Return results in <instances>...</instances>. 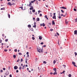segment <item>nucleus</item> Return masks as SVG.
Wrapping results in <instances>:
<instances>
[{"label": "nucleus", "mask_w": 77, "mask_h": 77, "mask_svg": "<svg viewBox=\"0 0 77 77\" xmlns=\"http://www.w3.org/2000/svg\"><path fill=\"white\" fill-rule=\"evenodd\" d=\"M37 50L38 52L40 53H42L43 52V49H41L40 47L37 48Z\"/></svg>", "instance_id": "nucleus-1"}, {"label": "nucleus", "mask_w": 77, "mask_h": 77, "mask_svg": "<svg viewBox=\"0 0 77 77\" xmlns=\"http://www.w3.org/2000/svg\"><path fill=\"white\" fill-rule=\"evenodd\" d=\"M72 64H73L74 66H75V67H77V66H76V65H75V63L74 62H72Z\"/></svg>", "instance_id": "nucleus-2"}, {"label": "nucleus", "mask_w": 77, "mask_h": 77, "mask_svg": "<svg viewBox=\"0 0 77 77\" xmlns=\"http://www.w3.org/2000/svg\"><path fill=\"white\" fill-rule=\"evenodd\" d=\"M40 25L41 26H43L44 27V26H45V24H44V23H43L42 24H40Z\"/></svg>", "instance_id": "nucleus-3"}, {"label": "nucleus", "mask_w": 77, "mask_h": 77, "mask_svg": "<svg viewBox=\"0 0 77 77\" xmlns=\"http://www.w3.org/2000/svg\"><path fill=\"white\" fill-rule=\"evenodd\" d=\"M7 5H10V6H12V4H11V2H9L7 4Z\"/></svg>", "instance_id": "nucleus-4"}, {"label": "nucleus", "mask_w": 77, "mask_h": 77, "mask_svg": "<svg viewBox=\"0 0 77 77\" xmlns=\"http://www.w3.org/2000/svg\"><path fill=\"white\" fill-rule=\"evenodd\" d=\"M14 69H18V66H15L14 67Z\"/></svg>", "instance_id": "nucleus-5"}, {"label": "nucleus", "mask_w": 77, "mask_h": 77, "mask_svg": "<svg viewBox=\"0 0 77 77\" xmlns=\"http://www.w3.org/2000/svg\"><path fill=\"white\" fill-rule=\"evenodd\" d=\"M60 8H61V9H66V8H65L64 7H60Z\"/></svg>", "instance_id": "nucleus-6"}, {"label": "nucleus", "mask_w": 77, "mask_h": 77, "mask_svg": "<svg viewBox=\"0 0 77 77\" xmlns=\"http://www.w3.org/2000/svg\"><path fill=\"white\" fill-rule=\"evenodd\" d=\"M31 8H30V10H32V9H33V7L32 6H30Z\"/></svg>", "instance_id": "nucleus-7"}, {"label": "nucleus", "mask_w": 77, "mask_h": 77, "mask_svg": "<svg viewBox=\"0 0 77 77\" xmlns=\"http://www.w3.org/2000/svg\"><path fill=\"white\" fill-rule=\"evenodd\" d=\"M52 18L53 19H55V20H56V15H54Z\"/></svg>", "instance_id": "nucleus-8"}, {"label": "nucleus", "mask_w": 77, "mask_h": 77, "mask_svg": "<svg viewBox=\"0 0 77 77\" xmlns=\"http://www.w3.org/2000/svg\"><path fill=\"white\" fill-rule=\"evenodd\" d=\"M65 21H66V24H68L69 21H67V20H66Z\"/></svg>", "instance_id": "nucleus-9"}, {"label": "nucleus", "mask_w": 77, "mask_h": 77, "mask_svg": "<svg viewBox=\"0 0 77 77\" xmlns=\"http://www.w3.org/2000/svg\"><path fill=\"white\" fill-rule=\"evenodd\" d=\"M32 5V3L30 2H29V5L28 6L30 7V6H32L31 5Z\"/></svg>", "instance_id": "nucleus-10"}, {"label": "nucleus", "mask_w": 77, "mask_h": 77, "mask_svg": "<svg viewBox=\"0 0 77 77\" xmlns=\"http://www.w3.org/2000/svg\"><path fill=\"white\" fill-rule=\"evenodd\" d=\"M75 34L76 35H77V30H75L74 31V34L75 35Z\"/></svg>", "instance_id": "nucleus-11"}, {"label": "nucleus", "mask_w": 77, "mask_h": 77, "mask_svg": "<svg viewBox=\"0 0 77 77\" xmlns=\"http://www.w3.org/2000/svg\"><path fill=\"white\" fill-rule=\"evenodd\" d=\"M42 36H39V39H40V40H41V39H42Z\"/></svg>", "instance_id": "nucleus-12"}, {"label": "nucleus", "mask_w": 77, "mask_h": 77, "mask_svg": "<svg viewBox=\"0 0 77 77\" xmlns=\"http://www.w3.org/2000/svg\"><path fill=\"white\" fill-rule=\"evenodd\" d=\"M52 24L53 25H54V24H55V23H54V21L53 20L52 21Z\"/></svg>", "instance_id": "nucleus-13"}, {"label": "nucleus", "mask_w": 77, "mask_h": 77, "mask_svg": "<svg viewBox=\"0 0 77 77\" xmlns=\"http://www.w3.org/2000/svg\"><path fill=\"white\" fill-rule=\"evenodd\" d=\"M57 72L55 71V72L53 73L54 75H55V74H57Z\"/></svg>", "instance_id": "nucleus-14"}, {"label": "nucleus", "mask_w": 77, "mask_h": 77, "mask_svg": "<svg viewBox=\"0 0 77 77\" xmlns=\"http://www.w3.org/2000/svg\"><path fill=\"white\" fill-rule=\"evenodd\" d=\"M45 18H47V20H48V18H47V16L46 15H45Z\"/></svg>", "instance_id": "nucleus-15"}, {"label": "nucleus", "mask_w": 77, "mask_h": 77, "mask_svg": "<svg viewBox=\"0 0 77 77\" xmlns=\"http://www.w3.org/2000/svg\"><path fill=\"white\" fill-rule=\"evenodd\" d=\"M56 60H54V62H53V63H54V64H55V63H56Z\"/></svg>", "instance_id": "nucleus-16"}, {"label": "nucleus", "mask_w": 77, "mask_h": 77, "mask_svg": "<svg viewBox=\"0 0 77 77\" xmlns=\"http://www.w3.org/2000/svg\"><path fill=\"white\" fill-rule=\"evenodd\" d=\"M53 70H54V71H57V69H56V68H54L53 69Z\"/></svg>", "instance_id": "nucleus-17"}, {"label": "nucleus", "mask_w": 77, "mask_h": 77, "mask_svg": "<svg viewBox=\"0 0 77 77\" xmlns=\"http://www.w3.org/2000/svg\"><path fill=\"white\" fill-rule=\"evenodd\" d=\"M58 15H59V16H60V12L58 11Z\"/></svg>", "instance_id": "nucleus-18"}, {"label": "nucleus", "mask_w": 77, "mask_h": 77, "mask_svg": "<svg viewBox=\"0 0 77 77\" xmlns=\"http://www.w3.org/2000/svg\"><path fill=\"white\" fill-rule=\"evenodd\" d=\"M37 21H39V18H38L37 19Z\"/></svg>", "instance_id": "nucleus-19"}, {"label": "nucleus", "mask_w": 77, "mask_h": 77, "mask_svg": "<svg viewBox=\"0 0 77 77\" xmlns=\"http://www.w3.org/2000/svg\"><path fill=\"white\" fill-rule=\"evenodd\" d=\"M13 57H14V59L15 58H16V55H13Z\"/></svg>", "instance_id": "nucleus-20"}, {"label": "nucleus", "mask_w": 77, "mask_h": 77, "mask_svg": "<svg viewBox=\"0 0 77 77\" xmlns=\"http://www.w3.org/2000/svg\"><path fill=\"white\" fill-rule=\"evenodd\" d=\"M8 18H10V16L9 14H8Z\"/></svg>", "instance_id": "nucleus-21"}, {"label": "nucleus", "mask_w": 77, "mask_h": 77, "mask_svg": "<svg viewBox=\"0 0 77 77\" xmlns=\"http://www.w3.org/2000/svg\"><path fill=\"white\" fill-rule=\"evenodd\" d=\"M34 2H35V1H32L31 2V3H33Z\"/></svg>", "instance_id": "nucleus-22"}, {"label": "nucleus", "mask_w": 77, "mask_h": 77, "mask_svg": "<svg viewBox=\"0 0 77 77\" xmlns=\"http://www.w3.org/2000/svg\"><path fill=\"white\" fill-rule=\"evenodd\" d=\"M28 27H31V25H28Z\"/></svg>", "instance_id": "nucleus-23"}, {"label": "nucleus", "mask_w": 77, "mask_h": 77, "mask_svg": "<svg viewBox=\"0 0 77 77\" xmlns=\"http://www.w3.org/2000/svg\"><path fill=\"white\" fill-rule=\"evenodd\" d=\"M36 27V25H34L33 26V27Z\"/></svg>", "instance_id": "nucleus-24"}, {"label": "nucleus", "mask_w": 77, "mask_h": 77, "mask_svg": "<svg viewBox=\"0 0 77 77\" xmlns=\"http://www.w3.org/2000/svg\"><path fill=\"white\" fill-rule=\"evenodd\" d=\"M43 63H45V64H46V63H47L46 62V61H44L43 62Z\"/></svg>", "instance_id": "nucleus-25"}, {"label": "nucleus", "mask_w": 77, "mask_h": 77, "mask_svg": "<svg viewBox=\"0 0 77 77\" xmlns=\"http://www.w3.org/2000/svg\"><path fill=\"white\" fill-rule=\"evenodd\" d=\"M50 14H51L50 15V16L51 17H52V14L50 13Z\"/></svg>", "instance_id": "nucleus-26"}, {"label": "nucleus", "mask_w": 77, "mask_h": 77, "mask_svg": "<svg viewBox=\"0 0 77 77\" xmlns=\"http://www.w3.org/2000/svg\"><path fill=\"white\" fill-rule=\"evenodd\" d=\"M74 11H77V9H76L75 8H74Z\"/></svg>", "instance_id": "nucleus-27"}, {"label": "nucleus", "mask_w": 77, "mask_h": 77, "mask_svg": "<svg viewBox=\"0 0 77 77\" xmlns=\"http://www.w3.org/2000/svg\"><path fill=\"white\" fill-rule=\"evenodd\" d=\"M20 59H18V60L17 61V62H18L19 61H20Z\"/></svg>", "instance_id": "nucleus-28"}, {"label": "nucleus", "mask_w": 77, "mask_h": 77, "mask_svg": "<svg viewBox=\"0 0 77 77\" xmlns=\"http://www.w3.org/2000/svg\"><path fill=\"white\" fill-rule=\"evenodd\" d=\"M75 56H77V53L76 52H75Z\"/></svg>", "instance_id": "nucleus-29"}, {"label": "nucleus", "mask_w": 77, "mask_h": 77, "mask_svg": "<svg viewBox=\"0 0 77 77\" xmlns=\"http://www.w3.org/2000/svg\"><path fill=\"white\" fill-rule=\"evenodd\" d=\"M14 51L15 52H17V50L16 49H15V50H14Z\"/></svg>", "instance_id": "nucleus-30"}, {"label": "nucleus", "mask_w": 77, "mask_h": 77, "mask_svg": "<svg viewBox=\"0 0 77 77\" xmlns=\"http://www.w3.org/2000/svg\"><path fill=\"white\" fill-rule=\"evenodd\" d=\"M69 77H71V74H69Z\"/></svg>", "instance_id": "nucleus-31"}, {"label": "nucleus", "mask_w": 77, "mask_h": 77, "mask_svg": "<svg viewBox=\"0 0 77 77\" xmlns=\"http://www.w3.org/2000/svg\"><path fill=\"white\" fill-rule=\"evenodd\" d=\"M63 66H64V68H65L66 67V66H65V65H63Z\"/></svg>", "instance_id": "nucleus-32"}, {"label": "nucleus", "mask_w": 77, "mask_h": 77, "mask_svg": "<svg viewBox=\"0 0 77 77\" xmlns=\"http://www.w3.org/2000/svg\"><path fill=\"white\" fill-rule=\"evenodd\" d=\"M61 11L62 12V13H64V11H63V10H61Z\"/></svg>", "instance_id": "nucleus-33"}, {"label": "nucleus", "mask_w": 77, "mask_h": 77, "mask_svg": "<svg viewBox=\"0 0 77 77\" xmlns=\"http://www.w3.org/2000/svg\"><path fill=\"white\" fill-rule=\"evenodd\" d=\"M3 69L4 70V71H5V70H6V69L5 68H3Z\"/></svg>", "instance_id": "nucleus-34"}, {"label": "nucleus", "mask_w": 77, "mask_h": 77, "mask_svg": "<svg viewBox=\"0 0 77 77\" xmlns=\"http://www.w3.org/2000/svg\"><path fill=\"white\" fill-rule=\"evenodd\" d=\"M35 12V10H32V12Z\"/></svg>", "instance_id": "nucleus-35"}, {"label": "nucleus", "mask_w": 77, "mask_h": 77, "mask_svg": "<svg viewBox=\"0 0 77 77\" xmlns=\"http://www.w3.org/2000/svg\"><path fill=\"white\" fill-rule=\"evenodd\" d=\"M3 9H5V8H1V10H3Z\"/></svg>", "instance_id": "nucleus-36"}, {"label": "nucleus", "mask_w": 77, "mask_h": 77, "mask_svg": "<svg viewBox=\"0 0 77 77\" xmlns=\"http://www.w3.org/2000/svg\"><path fill=\"white\" fill-rule=\"evenodd\" d=\"M23 58H22L21 60V62H23Z\"/></svg>", "instance_id": "nucleus-37"}, {"label": "nucleus", "mask_w": 77, "mask_h": 77, "mask_svg": "<svg viewBox=\"0 0 77 77\" xmlns=\"http://www.w3.org/2000/svg\"><path fill=\"white\" fill-rule=\"evenodd\" d=\"M19 55H22V54H21V53H19Z\"/></svg>", "instance_id": "nucleus-38"}, {"label": "nucleus", "mask_w": 77, "mask_h": 77, "mask_svg": "<svg viewBox=\"0 0 77 77\" xmlns=\"http://www.w3.org/2000/svg\"><path fill=\"white\" fill-rule=\"evenodd\" d=\"M32 39H33V40H34L35 39V37H32Z\"/></svg>", "instance_id": "nucleus-39"}, {"label": "nucleus", "mask_w": 77, "mask_h": 77, "mask_svg": "<svg viewBox=\"0 0 77 77\" xmlns=\"http://www.w3.org/2000/svg\"><path fill=\"white\" fill-rule=\"evenodd\" d=\"M4 51H8V50H7V49H6V50L5 49Z\"/></svg>", "instance_id": "nucleus-40"}, {"label": "nucleus", "mask_w": 77, "mask_h": 77, "mask_svg": "<svg viewBox=\"0 0 77 77\" xmlns=\"http://www.w3.org/2000/svg\"><path fill=\"white\" fill-rule=\"evenodd\" d=\"M57 35H58V36H59V33H58V32H57Z\"/></svg>", "instance_id": "nucleus-41"}, {"label": "nucleus", "mask_w": 77, "mask_h": 77, "mask_svg": "<svg viewBox=\"0 0 77 77\" xmlns=\"http://www.w3.org/2000/svg\"><path fill=\"white\" fill-rule=\"evenodd\" d=\"M20 8H21V9L23 10V8L22 7H20Z\"/></svg>", "instance_id": "nucleus-42"}, {"label": "nucleus", "mask_w": 77, "mask_h": 77, "mask_svg": "<svg viewBox=\"0 0 77 77\" xmlns=\"http://www.w3.org/2000/svg\"><path fill=\"white\" fill-rule=\"evenodd\" d=\"M75 22H77V18L75 19Z\"/></svg>", "instance_id": "nucleus-43"}, {"label": "nucleus", "mask_w": 77, "mask_h": 77, "mask_svg": "<svg viewBox=\"0 0 77 77\" xmlns=\"http://www.w3.org/2000/svg\"><path fill=\"white\" fill-rule=\"evenodd\" d=\"M33 21H35V17L33 18Z\"/></svg>", "instance_id": "nucleus-44"}, {"label": "nucleus", "mask_w": 77, "mask_h": 77, "mask_svg": "<svg viewBox=\"0 0 77 77\" xmlns=\"http://www.w3.org/2000/svg\"><path fill=\"white\" fill-rule=\"evenodd\" d=\"M8 40V39H5V41L6 42H7Z\"/></svg>", "instance_id": "nucleus-45"}, {"label": "nucleus", "mask_w": 77, "mask_h": 77, "mask_svg": "<svg viewBox=\"0 0 77 77\" xmlns=\"http://www.w3.org/2000/svg\"><path fill=\"white\" fill-rule=\"evenodd\" d=\"M53 29H50V31H53Z\"/></svg>", "instance_id": "nucleus-46"}, {"label": "nucleus", "mask_w": 77, "mask_h": 77, "mask_svg": "<svg viewBox=\"0 0 77 77\" xmlns=\"http://www.w3.org/2000/svg\"><path fill=\"white\" fill-rule=\"evenodd\" d=\"M1 72H3V70H1Z\"/></svg>", "instance_id": "nucleus-47"}, {"label": "nucleus", "mask_w": 77, "mask_h": 77, "mask_svg": "<svg viewBox=\"0 0 77 77\" xmlns=\"http://www.w3.org/2000/svg\"><path fill=\"white\" fill-rule=\"evenodd\" d=\"M40 17H42V14H40Z\"/></svg>", "instance_id": "nucleus-48"}, {"label": "nucleus", "mask_w": 77, "mask_h": 77, "mask_svg": "<svg viewBox=\"0 0 77 77\" xmlns=\"http://www.w3.org/2000/svg\"><path fill=\"white\" fill-rule=\"evenodd\" d=\"M58 18H59L60 19V18H61V17L59 16Z\"/></svg>", "instance_id": "nucleus-49"}, {"label": "nucleus", "mask_w": 77, "mask_h": 77, "mask_svg": "<svg viewBox=\"0 0 77 77\" xmlns=\"http://www.w3.org/2000/svg\"><path fill=\"white\" fill-rule=\"evenodd\" d=\"M41 44H42V45L43 44H44V43L43 42H42L41 43Z\"/></svg>", "instance_id": "nucleus-50"}, {"label": "nucleus", "mask_w": 77, "mask_h": 77, "mask_svg": "<svg viewBox=\"0 0 77 77\" xmlns=\"http://www.w3.org/2000/svg\"><path fill=\"white\" fill-rule=\"evenodd\" d=\"M2 42V40H0V42L1 43Z\"/></svg>", "instance_id": "nucleus-51"}, {"label": "nucleus", "mask_w": 77, "mask_h": 77, "mask_svg": "<svg viewBox=\"0 0 77 77\" xmlns=\"http://www.w3.org/2000/svg\"><path fill=\"white\" fill-rule=\"evenodd\" d=\"M38 14H39V12H41V11H38Z\"/></svg>", "instance_id": "nucleus-52"}, {"label": "nucleus", "mask_w": 77, "mask_h": 77, "mask_svg": "<svg viewBox=\"0 0 77 77\" xmlns=\"http://www.w3.org/2000/svg\"><path fill=\"white\" fill-rule=\"evenodd\" d=\"M24 9H26V7H24Z\"/></svg>", "instance_id": "nucleus-53"}, {"label": "nucleus", "mask_w": 77, "mask_h": 77, "mask_svg": "<svg viewBox=\"0 0 77 77\" xmlns=\"http://www.w3.org/2000/svg\"><path fill=\"white\" fill-rule=\"evenodd\" d=\"M16 72H18V70H16Z\"/></svg>", "instance_id": "nucleus-54"}, {"label": "nucleus", "mask_w": 77, "mask_h": 77, "mask_svg": "<svg viewBox=\"0 0 77 77\" xmlns=\"http://www.w3.org/2000/svg\"><path fill=\"white\" fill-rule=\"evenodd\" d=\"M26 54H27V55L29 54V52H27L26 53Z\"/></svg>", "instance_id": "nucleus-55"}, {"label": "nucleus", "mask_w": 77, "mask_h": 77, "mask_svg": "<svg viewBox=\"0 0 77 77\" xmlns=\"http://www.w3.org/2000/svg\"><path fill=\"white\" fill-rule=\"evenodd\" d=\"M36 23H35V22H34V25H36Z\"/></svg>", "instance_id": "nucleus-56"}, {"label": "nucleus", "mask_w": 77, "mask_h": 77, "mask_svg": "<svg viewBox=\"0 0 77 77\" xmlns=\"http://www.w3.org/2000/svg\"><path fill=\"white\" fill-rule=\"evenodd\" d=\"M46 6L47 7V8H48V5H46Z\"/></svg>", "instance_id": "nucleus-57"}, {"label": "nucleus", "mask_w": 77, "mask_h": 77, "mask_svg": "<svg viewBox=\"0 0 77 77\" xmlns=\"http://www.w3.org/2000/svg\"><path fill=\"white\" fill-rule=\"evenodd\" d=\"M65 71H64L63 72V73H65Z\"/></svg>", "instance_id": "nucleus-58"}, {"label": "nucleus", "mask_w": 77, "mask_h": 77, "mask_svg": "<svg viewBox=\"0 0 77 77\" xmlns=\"http://www.w3.org/2000/svg\"><path fill=\"white\" fill-rule=\"evenodd\" d=\"M19 69H21V67H19Z\"/></svg>", "instance_id": "nucleus-59"}, {"label": "nucleus", "mask_w": 77, "mask_h": 77, "mask_svg": "<svg viewBox=\"0 0 77 77\" xmlns=\"http://www.w3.org/2000/svg\"><path fill=\"white\" fill-rule=\"evenodd\" d=\"M26 63H27V59H26Z\"/></svg>", "instance_id": "nucleus-60"}, {"label": "nucleus", "mask_w": 77, "mask_h": 77, "mask_svg": "<svg viewBox=\"0 0 77 77\" xmlns=\"http://www.w3.org/2000/svg\"><path fill=\"white\" fill-rule=\"evenodd\" d=\"M10 77H12V75H10Z\"/></svg>", "instance_id": "nucleus-61"}, {"label": "nucleus", "mask_w": 77, "mask_h": 77, "mask_svg": "<svg viewBox=\"0 0 77 77\" xmlns=\"http://www.w3.org/2000/svg\"><path fill=\"white\" fill-rule=\"evenodd\" d=\"M54 15H56V13H54Z\"/></svg>", "instance_id": "nucleus-62"}, {"label": "nucleus", "mask_w": 77, "mask_h": 77, "mask_svg": "<svg viewBox=\"0 0 77 77\" xmlns=\"http://www.w3.org/2000/svg\"><path fill=\"white\" fill-rule=\"evenodd\" d=\"M50 73L51 74V75L53 74V73L52 72Z\"/></svg>", "instance_id": "nucleus-63"}, {"label": "nucleus", "mask_w": 77, "mask_h": 77, "mask_svg": "<svg viewBox=\"0 0 77 77\" xmlns=\"http://www.w3.org/2000/svg\"><path fill=\"white\" fill-rule=\"evenodd\" d=\"M49 25H51V23H49Z\"/></svg>", "instance_id": "nucleus-64"}]
</instances>
